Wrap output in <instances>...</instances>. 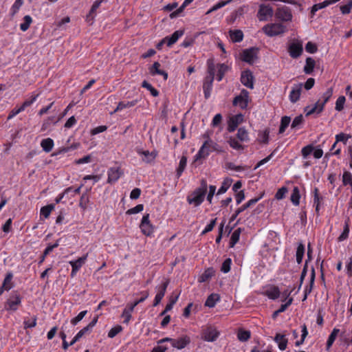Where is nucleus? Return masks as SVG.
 I'll return each instance as SVG.
<instances>
[{
    "label": "nucleus",
    "instance_id": "obj_1",
    "mask_svg": "<svg viewBox=\"0 0 352 352\" xmlns=\"http://www.w3.org/2000/svg\"><path fill=\"white\" fill-rule=\"evenodd\" d=\"M216 67L212 59L207 60V76L204 78L203 90L205 98L207 99L210 96L212 89V84L214 79Z\"/></svg>",
    "mask_w": 352,
    "mask_h": 352
},
{
    "label": "nucleus",
    "instance_id": "obj_2",
    "mask_svg": "<svg viewBox=\"0 0 352 352\" xmlns=\"http://www.w3.org/2000/svg\"><path fill=\"white\" fill-rule=\"evenodd\" d=\"M207 182L205 179L201 181L200 187L196 188L190 195L187 197V201L195 206H200L204 201L207 192Z\"/></svg>",
    "mask_w": 352,
    "mask_h": 352
},
{
    "label": "nucleus",
    "instance_id": "obj_3",
    "mask_svg": "<svg viewBox=\"0 0 352 352\" xmlns=\"http://www.w3.org/2000/svg\"><path fill=\"white\" fill-rule=\"evenodd\" d=\"M263 32L268 36L272 37L285 33L287 28L280 23H269L263 26Z\"/></svg>",
    "mask_w": 352,
    "mask_h": 352
},
{
    "label": "nucleus",
    "instance_id": "obj_4",
    "mask_svg": "<svg viewBox=\"0 0 352 352\" xmlns=\"http://www.w3.org/2000/svg\"><path fill=\"white\" fill-rule=\"evenodd\" d=\"M258 52L259 48L256 47H251L243 50L240 53V59L252 65L254 63L255 60L258 59Z\"/></svg>",
    "mask_w": 352,
    "mask_h": 352
},
{
    "label": "nucleus",
    "instance_id": "obj_5",
    "mask_svg": "<svg viewBox=\"0 0 352 352\" xmlns=\"http://www.w3.org/2000/svg\"><path fill=\"white\" fill-rule=\"evenodd\" d=\"M21 296L17 292H12L5 303V309L7 311H16L21 304Z\"/></svg>",
    "mask_w": 352,
    "mask_h": 352
},
{
    "label": "nucleus",
    "instance_id": "obj_6",
    "mask_svg": "<svg viewBox=\"0 0 352 352\" xmlns=\"http://www.w3.org/2000/svg\"><path fill=\"white\" fill-rule=\"evenodd\" d=\"M219 331L212 325L207 326L201 330V339L207 342H214L219 336Z\"/></svg>",
    "mask_w": 352,
    "mask_h": 352
},
{
    "label": "nucleus",
    "instance_id": "obj_7",
    "mask_svg": "<svg viewBox=\"0 0 352 352\" xmlns=\"http://www.w3.org/2000/svg\"><path fill=\"white\" fill-rule=\"evenodd\" d=\"M274 14L275 17L282 22H290L293 18L291 9L285 6L278 8Z\"/></svg>",
    "mask_w": 352,
    "mask_h": 352
},
{
    "label": "nucleus",
    "instance_id": "obj_8",
    "mask_svg": "<svg viewBox=\"0 0 352 352\" xmlns=\"http://www.w3.org/2000/svg\"><path fill=\"white\" fill-rule=\"evenodd\" d=\"M333 95V88H328L322 96L316 102L314 107L309 110H323L324 104L329 100Z\"/></svg>",
    "mask_w": 352,
    "mask_h": 352
},
{
    "label": "nucleus",
    "instance_id": "obj_9",
    "mask_svg": "<svg viewBox=\"0 0 352 352\" xmlns=\"http://www.w3.org/2000/svg\"><path fill=\"white\" fill-rule=\"evenodd\" d=\"M140 228L143 234L151 236L154 231V227L149 220V214H145L141 221Z\"/></svg>",
    "mask_w": 352,
    "mask_h": 352
},
{
    "label": "nucleus",
    "instance_id": "obj_10",
    "mask_svg": "<svg viewBox=\"0 0 352 352\" xmlns=\"http://www.w3.org/2000/svg\"><path fill=\"white\" fill-rule=\"evenodd\" d=\"M274 14V10L270 5L261 4L258 10L257 16L260 21H267Z\"/></svg>",
    "mask_w": 352,
    "mask_h": 352
},
{
    "label": "nucleus",
    "instance_id": "obj_11",
    "mask_svg": "<svg viewBox=\"0 0 352 352\" xmlns=\"http://www.w3.org/2000/svg\"><path fill=\"white\" fill-rule=\"evenodd\" d=\"M241 82L246 87L252 89L254 88V77L252 72L249 69H246L241 72Z\"/></svg>",
    "mask_w": 352,
    "mask_h": 352
},
{
    "label": "nucleus",
    "instance_id": "obj_12",
    "mask_svg": "<svg viewBox=\"0 0 352 352\" xmlns=\"http://www.w3.org/2000/svg\"><path fill=\"white\" fill-rule=\"evenodd\" d=\"M248 91L243 89L240 95L236 96L233 100V105L239 107L241 109H246L248 107Z\"/></svg>",
    "mask_w": 352,
    "mask_h": 352
},
{
    "label": "nucleus",
    "instance_id": "obj_13",
    "mask_svg": "<svg viewBox=\"0 0 352 352\" xmlns=\"http://www.w3.org/2000/svg\"><path fill=\"white\" fill-rule=\"evenodd\" d=\"M264 194V192H262L259 197L249 200L246 204H243L240 208L236 209L234 213L232 215L230 218V221H233L234 219H236V218L240 213H241L248 208L251 207L254 204H256L263 197Z\"/></svg>",
    "mask_w": 352,
    "mask_h": 352
},
{
    "label": "nucleus",
    "instance_id": "obj_14",
    "mask_svg": "<svg viewBox=\"0 0 352 352\" xmlns=\"http://www.w3.org/2000/svg\"><path fill=\"white\" fill-rule=\"evenodd\" d=\"M303 47L301 41H295L289 44L288 52L293 58H298L302 53Z\"/></svg>",
    "mask_w": 352,
    "mask_h": 352
},
{
    "label": "nucleus",
    "instance_id": "obj_15",
    "mask_svg": "<svg viewBox=\"0 0 352 352\" xmlns=\"http://www.w3.org/2000/svg\"><path fill=\"white\" fill-rule=\"evenodd\" d=\"M243 122V115L241 113L231 116L228 121V131L229 132L234 131Z\"/></svg>",
    "mask_w": 352,
    "mask_h": 352
},
{
    "label": "nucleus",
    "instance_id": "obj_16",
    "mask_svg": "<svg viewBox=\"0 0 352 352\" xmlns=\"http://www.w3.org/2000/svg\"><path fill=\"white\" fill-rule=\"evenodd\" d=\"M136 152L138 155L143 156L142 161L146 164L151 163L157 157L155 151H144L142 148H137Z\"/></svg>",
    "mask_w": 352,
    "mask_h": 352
},
{
    "label": "nucleus",
    "instance_id": "obj_17",
    "mask_svg": "<svg viewBox=\"0 0 352 352\" xmlns=\"http://www.w3.org/2000/svg\"><path fill=\"white\" fill-rule=\"evenodd\" d=\"M211 152V149L208 146V140H206L201 148H199L198 153L195 156V160H198L201 158H206L207 157L210 153Z\"/></svg>",
    "mask_w": 352,
    "mask_h": 352
},
{
    "label": "nucleus",
    "instance_id": "obj_18",
    "mask_svg": "<svg viewBox=\"0 0 352 352\" xmlns=\"http://www.w3.org/2000/svg\"><path fill=\"white\" fill-rule=\"evenodd\" d=\"M190 342V338L188 336H184L173 340V346L177 349L185 348Z\"/></svg>",
    "mask_w": 352,
    "mask_h": 352
},
{
    "label": "nucleus",
    "instance_id": "obj_19",
    "mask_svg": "<svg viewBox=\"0 0 352 352\" xmlns=\"http://www.w3.org/2000/svg\"><path fill=\"white\" fill-rule=\"evenodd\" d=\"M184 34V30H178L174 32L171 35L165 37V40L167 41V46L170 47L175 44L178 39L182 36Z\"/></svg>",
    "mask_w": 352,
    "mask_h": 352
},
{
    "label": "nucleus",
    "instance_id": "obj_20",
    "mask_svg": "<svg viewBox=\"0 0 352 352\" xmlns=\"http://www.w3.org/2000/svg\"><path fill=\"white\" fill-rule=\"evenodd\" d=\"M316 67V63L315 60L311 57H307L305 60V65L303 67V72L305 74L312 75Z\"/></svg>",
    "mask_w": 352,
    "mask_h": 352
},
{
    "label": "nucleus",
    "instance_id": "obj_21",
    "mask_svg": "<svg viewBox=\"0 0 352 352\" xmlns=\"http://www.w3.org/2000/svg\"><path fill=\"white\" fill-rule=\"evenodd\" d=\"M274 340L278 344V349L280 351H284L286 349L288 340L286 338L285 335L276 333L274 338Z\"/></svg>",
    "mask_w": 352,
    "mask_h": 352
},
{
    "label": "nucleus",
    "instance_id": "obj_22",
    "mask_svg": "<svg viewBox=\"0 0 352 352\" xmlns=\"http://www.w3.org/2000/svg\"><path fill=\"white\" fill-rule=\"evenodd\" d=\"M121 173L118 168H111L108 171V183L116 182L120 177Z\"/></svg>",
    "mask_w": 352,
    "mask_h": 352
},
{
    "label": "nucleus",
    "instance_id": "obj_23",
    "mask_svg": "<svg viewBox=\"0 0 352 352\" xmlns=\"http://www.w3.org/2000/svg\"><path fill=\"white\" fill-rule=\"evenodd\" d=\"M39 96L40 93L33 92L32 96L29 98L26 99L19 108L17 109H14L13 110H24L25 108L29 107L32 104L36 102Z\"/></svg>",
    "mask_w": 352,
    "mask_h": 352
},
{
    "label": "nucleus",
    "instance_id": "obj_24",
    "mask_svg": "<svg viewBox=\"0 0 352 352\" xmlns=\"http://www.w3.org/2000/svg\"><path fill=\"white\" fill-rule=\"evenodd\" d=\"M280 292L279 288L274 285L270 287L265 292V295L272 300L277 299L280 296Z\"/></svg>",
    "mask_w": 352,
    "mask_h": 352
},
{
    "label": "nucleus",
    "instance_id": "obj_25",
    "mask_svg": "<svg viewBox=\"0 0 352 352\" xmlns=\"http://www.w3.org/2000/svg\"><path fill=\"white\" fill-rule=\"evenodd\" d=\"M87 256L88 254H86L85 255L78 258L75 261H69V264L71 265L72 268H74V271H78L80 270V268L85 263L87 258Z\"/></svg>",
    "mask_w": 352,
    "mask_h": 352
},
{
    "label": "nucleus",
    "instance_id": "obj_26",
    "mask_svg": "<svg viewBox=\"0 0 352 352\" xmlns=\"http://www.w3.org/2000/svg\"><path fill=\"white\" fill-rule=\"evenodd\" d=\"M229 35L233 43H239L243 39V33L241 30H230Z\"/></svg>",
    "mask_w": 352,
    "mask_h": 352
},
{
    "label": "nucleus",
    "instance_id": "obj_27",
    "mask_svg": "<svg viewBox=\"0 0 352 352\" xmlns=\"http://www.w3.org/2000/svg\"><path fill=\"white\" fill-rule=\"evenodd\" d=\"M219 300L220 296L219 294L214 293L211 294L208 296L205 302V306L210 308H212L215 306L217 302H218Z\"/></svg>",
    "mask_w": 352,
    "mask_h": 352
},
{
    "label": "nucleus",
    "instance_id": "obj_28",
    "mask_svg": "<svg viewBox=\"0 0 352 352\" xmlns=\"http://www.w3.org/2000/svg\"><path fill=\"white\" fill-rule=\"evenodd\" d=\"M349 218H347L344 221L343 231L338 238V241L341 242L346 240L349 237Z\"/></svg>",
    "mask_w": 352,
    "mask_h": 352
},
{
    "label": "nucleus",
    "instance_id": "obj_29",
    "mask_svg": "<svg viewBox=\"0 0 352 352\" xmlns=\"http://www.w3.org/2000/svg\"><path fill=\"white\" fill-rule=\"evenodd\" d=\"M59 245V240L54 244H49L41 255L38 264L41 265L45 259V257L56 248Z\"/></svg>",
    "mask_w": 352,
    "mask_h": 352
},
{
    "label": "nucleus",
    "instance_id": "obj_30",
    "mask_svg": "<svg viewBox=\"0 0 352 352\" xmlns=\"http://www.w3.org/2000/svg\"><path fill=\"white\" fill-rule=\"evenodd\" d=\"M60 118L51 116L45 120L41 127L42 131H46L52 124H55L60 120Z\"/></svg>",
    "mask_w": 352,
    "mask_h": 352
},
{
    "label": "nucleus",
    "instance_id": "obj_31",
    "mask_svg": "<svg viewBox=\"0 0 352 352\" xmlns=\"http://www.w3.org/2000/svg\"><path fill=\"white\" fill-rule=\"evenodd\" d=\"M41 146L45 152L49 153L53 148L54 141L50 138L43 139L41 142Z\"/></svg>",
    "mask_w": 352,
    "mask_h": 352
},
{
    "label": "nucleus",
    "instance_id": "obj_32",
    "mask_svg": "<svg viewBox=\"0 0 352 352\" xmlns=\"http://www.w3.org/2000/svg\"><path fill=\"white\" fill-rule=\"evenodd\" d=\"M214 270L212 267H209L199 277V282L204 283L209 280L214 275Z\"/></svg>",
    "mask_w": 352,
    "mask_h": 352
},
{
    "label": "nucleus",
    "instance_id": "obj_33",
    "mask_svg": "<svg viewBox=\"0 0 352 352\" xmlns=\"http://www.w3.org/2000/svg\"><path fill=\"white\" fill-rule=\"evenodd\" d=\"M292 302L293 298H289L285 304L281 305L280 308L272 314V318L275 320L279 314L284 312L292 305Z\"/></svg>",
    "mask_w": 352,
    "mask_h": 352
},
{
    "label": "nucleus",
    "instance_id": "obj_34",
    "mask_svg": "<svg viewBox=\"0 0 352 352\" xmlns=\"http://www.w3.org/2000/svg\"><path fill=\"white\" fill-rule=\"evenodd\" d=\"M161 65L159 62L155 61L153 64L148 68L149 73L151 76H154L156 75H162L164 70L160 69Z\"/></svg>",
    "mask_w": 352,
    "mask_h": 352
},
{
    "label": "nucleus",
    "instance_id": "obj_35",
    "mask_svg": "<svg viewBox=\"0 0 352 352\" xmlns=\"http://www.w3.org/2000/svg\"><path fill=\"white\" fill-rule=\"evenodd\" d=\"M315 276H316V273H315V270L314 267L311 268V277H310V284H309V287H306L305 288V296H304V298L302 299V300H305L307 298V295L311 293V289H312V287H313V285L314 284V280H315Z\"/></svg>",
    "mask_w": 352,
    "mask_h": 352
},
{
    "label": "nucleus",
    "instance_id": "obj_36",
    "mask_svg": "<svg viewBox=\"0 0 352 352\" xmlns=\"http://www.w3.org/2000/svg\"><path fill=\"white\" fill-rule=\"evenodd\" d=\"M13 278V274L12 272L7 273L3 284L1 287L5 289L6 291H9L12 287V279Z\"/></svg>",
    "mask_w": 352,
    "mask_h": 352
},
{
    "label": "nucleus",
    "instance_id": "obj_37",
    "mask_svg": "<svg viewBox=\"0 0 352 352\" xmlns=\"http://www.w3.org/2000/svg\"><path fill=\"white\" fill-rule=\"evenodd\" d=\"M290 199L294 205H295V206L299 205L300 194V190L297 186L294 187Z\"/></svg>",
    "mask_w": 352,
    "mask_h": 352
},
{
    "label": "nucleus",
    "instance_id": "obj_38",
    "mask_svg": "<svg viewBox=\"0 0 352 352\" xmlns=\"http://www.w3.org/2000/svg\"><path fill=\"white\" fill-rule=\"evenodd\" d=\"M217 80L218 81H221L223 76L225 73L227 72L228 67V66L224 63H219L217 64Z\"/></svg>",
    "mask_w": 352,
    "mask_h": 352
},
{
    "label": "nucleus",
    "instance_id": "obj_39",
    "mask_svg": "<svg viewBox=\"0 0 352 352\" xmlns=\"http://www.w3.org/2000/svg\"><path fill=\"white\" fill-rule=\"evenodd\" d=\"M291 122V118L289 116H283L280 120V125L279 127L278 133L280 134L283 133L285 129L288 127Z\"/></svg>",
    "mask_w": 352,
    "mask_h": 352
},
{
    "label": "nucleus",
    "instance_id": "obj_40",
    "mask_svg": "<svg viewBox=\"0 0 352 352\" xmlns=\"http://www.w3.org/2000/svg\"><path fill=\"white\" fill-rule=\"evenodd\" d=\"M302 84L299 85V87L296 89H293L289 94V99L291 102H296L300 98L301 92Z\"/></svg>",
    "mask_w": 352,
    "mask_h": 352
},
{
    "label": "nucleus",
    "instance_id": "obj_41",
    "mask_svg": "<svg viewBox=\"0 0 352 352\" xmlns=\"http://www.w3.org/2000/svg\"><path fill=\"white\" fill-rule=\"evenodd\" d=\"M241 232V229L239 228L235 230L234 232L232 234L229 243L230 248H233L235 245V244L239 241Z\"/></svg>",
    "mask_w": 352,
    "mask_h": 352
},
{
    "label": "nucleus",
    "instance_id": "obj_42",
    "mask_svg": "<svg viewBox=\"0 0 352 352\" xmlns=\"http://www.w3.org/2000/svg\"><path fill=\"white\" fill-rule=\"evenodd\" d=\"M141 294H142V296L140 299L135 300L133 303L127 305V306L130 307V311H133L135 307L144 302L149 296L148 291H144L141 292Z\"/></svg>",
    "mask_w": 352,
    "mask_h": 352
},
{
    "label": "nucleus",
    "instance_id": "obj_43",
    "mask_svg": "<svg viewBox=\"0 0 352 352\" xmlns=\"http://www.w3.org/2000/svg\"><path fill=\"white\" fill-rule=\"evenodd\" d=\"M186 164H187V157L186 156L183 155L180 159L179 166L177 168V177H179L182 175V173L184 172V170L186 168Z\"/></svg>",
    "mask_w": 352,
    "mask_h": 352
},
{
    "label": "nucleus",
    "instance_id": "obj_44",
    "mask_svg": "<svg viewBox=\"0 0 352 352\" xmlns=\"http://www.w3.org/2000/svg\"><path fill=\"white\" fill-rule=\"evenodd\" d=\"M136 103L135 100H123L118 103V106L114 110H122L126 108H130L133 107Z\"/></svg>",
    "mask_w": 352,
    "mask_h": 352
},
{
    "label": "nucleus",
    "instance_id": "obj_45",
    "mask_svg": "<svg viewBox=\"0 0 352 352\" xmlns=\"http://www.w3.org/2000/svg\"><path fill=\"white\" fill-rule=\"evenodd\" d=\"M340 330L338 329L334 328L333 331H331V334L329 335L328 340L327 341V349H329V348L332 346L333 344L338 333H339Z\"/></svg>",
    "mask_w": 352,
    "mask_h": 352
},
{
    "label": "nucleus",
    "instance_id": "obj_46",
    "mask_svg": "<svg viewBox=\"0 0 352 352\" xmlns=\"http://www.w3.org/2000/svg\"><path fill=\"white\" fill-rule=\"evenodd\" d=\"M23 22L20 24V29L23 32H25L28 30L30 26V24L32 22V19L30 15H25L23 19Z\"/></svg>",
    "mask_w": 352,
    "mask_h": 352
},
{
    "label": "nucleus",
    "instance_id": "obj_47",
    "mask_svg": "<svg viewBox=\"0 0 352 352\" xmlns=\"http://www.w3.org/2000/svg\"><path fill=\"white\" fill-rule=\"evenodd\" d=\"M251 336V333L250 331L247 330H239L237 333V338L241 342H246L248 341Z\"/></svg>",
    "mask_w": 352,
    "mask_h": 352
},
{
    "label": "nucleus",
    "instance_id": "obj_48",
    "mask_svg": "<svg viewBox=\"0 0 352 352\" xmlns=\"http://www.w3.org/2000/svg\"><path fill=\"white\" fill-rule=\"evenodd\" d=\"M54 209V204H48L43 206L41 209V215H43L45 219L48 218L51 212Z\"/></svg>",
    "mask_w": 352,
    "mask_h": 352
},
{
    "label": "nucleus",
    "instance_id": "obj_49",
    "mask_svg": "<svg viewBox=\"0 0 352 352\" xmlns=\"http://www.w3.org/2000/svg\"><path fill=\"white\" fill-rule=\"evenodd\" d=\"M142 87L147 89L150 91L151 94L154 97H156L159 95V91L146 80H144L142 82Z\"/></svg>",
    "mask_w": 352,
    "mask_h": 352
},
{
    "label": "nucleus",
    "instance_id": "obj_50",
    "mask_svg": "<svg viewBox=\"0 0 352 352\" xmlns=\"http://www.w3.org/2000/svg\"><path fill=\"white\" fill-rule=\"evenodd\" d=\"M231 182H232V179H225L223 182L221 186L218 190L217 195H221V194L225 193L229 188Z\"/></svg>",
    "mask_w": 352,
    "mask_h": 352
},
{
    "label": "nucleus",
    "instance_id": "obj_51",
    "mask_svg": "<svg viewBox=\"0 0 352 352\" xmlns=\"http://www.w3.org/2000/svg\"><path fill=\"white\" fill-rule=\"evenodd\" d=\"M342 184L344 186L352 185V175L349 171H344L342 175Z\"/></svg>",
    "mask_w": 352,
    "mask_h": 352
},
{
    "label": "nucleus",
    "instance_id": "obj_52",
    "mask_svg": "<svg viewBox=\"0 0 352 352\" xmlns=\"http://www.w3.org/2000/svg\"><path fill=\"white\" fill-rule=\"evenodd\" d=\"M314 147L312 144H308L304 146L301 150L302 156L304 159H307L308 156L314 151Z\"/></svg>",
    "mask_w": 352,
    "mask_h": 352
},
{
    "label": "nucleus",
    "instance_id": "obj_53",
    "mask_svg": "<svg viewBox=\"0 0 352 352\" xmlns=\"http://www.w3.org/2000/svg\"><path fill=\"white\" fill-rule=\"evenodd\" d=\"M236 136L237 138L242 142L247 141L248 140V132L243 127H241L238 129Z\"/></svg>",
    "mask_w": 352,
    "mask_h": 352
},
{
    "label": "nucleus",
    "instance_id": "obj_54",
    "mask_svg": "<svg viewBox=\"0 0 352 352\" xmlns=\"http://www.w3.org/2000/svg\"><path fill=\"white\" fill-rule=\"evenodd\" d=\"M123 328L121 325L118 324L113 328L110 329V331L108 333V337L110 338H114L116 336H117L119 333H120L122 331Z\"/></svg>",
    "mask_w": 352,
    "mask_h": 352
},
{
    "label": "nucleus",
    "instance_id": "obj_55",
    "mask_svg": "<svg viewBox=\"0 0 352 352\" xmlns=\"http://www.w3.org/2000/svg\"><path fill=\"white\" fill-rule=\"evenodd\" d=\"M230 147L235 150H243V146L235 138H230L228 141Z\"/></svg>",
    "mask_w": 352,
    "mask_h": 352
},
{
    "label": "nucleus",
    "instance_id": "obj_56",
    "mask_svg": "<svg viewBox=\"0 0 352 352\" xmlns=\"http://www.w3.org/2000/svg\"><path fill=\"white\" fill-rule=\"evenodd\" d=\"M233 0H227V1H221L220 2H218L217 3H216L214 6H213L208 11L207 13H210L212 12H214V11H216L221 8H223V6H225L226 5H227L228 3H230L231 1H232Z\"/></svg>",
    "mask_w": 352,
    "mask_h": 352
},
{
    "label": "nucleus",
    "instance_id": "obj_57",
    "mask_svg": "<svg viewBox=\"0 0 352 352\" xmlns=\"http://www.w3.org/2000/svg\"><path fill=\"white\" fill-rule=\"evenodd\" d=\"M23 2L19 0H16L10 8L11 16H14L19 10L20 8L23 5Z\"/></svg>",
    "mask_w": 352,
    "mask_h": 352
},
{
    "label": "nucleus",
    "instance_id": "obj_58",
    "mask_svg": "<svg viewBox=\"0 0 352 352\" xmlns=\"http://www.w3.org/2000/svg\"><path fill=\"white\" fill-rule=\"evenodd\" d=\"M305 50L310 54H314L318 51V47L316 43L309 41L305 45Z\"/></svg>",
    "mask_w": 352,
    "mask_h": 352
},
{
    "label": "nucleus",
    "instance_id": "obj_59",
    "mask_svg": "<svg viewBox=\"0 0 352 352\" xmlns=\"http://www.w3.org/2000/svg\"><path fill=\"white\" fill-rule=\"evenodd\" d=\"M232 260L230 258H226L222 263L221 271L223 273H228L230 271Z\"/></svg>",
    "mask_w": 352,
    "mask_h": 352
},
{
    "label": "nucleus",
    "instance_id": "obj_60",
    "mask_svg": "<svg viewBox=\"0 0 352 352\" xmlns=\"http://www.w3.org/2000/svg\"><path fill=\"white\" fill-rule=\"evenodd\" d=\"M133 311H130V307L126 306V307L123 310L122 317L124 318V323L128 324L129 320L131 318V312Z\"/></svg>",
    "mask_w": 352,
    "mask_h": 352
},
{
    "label": "nucleus",
    "instance_id": "obj_61",
    "mask_svg": "<svg viewBox=\"0 0 352 352\" xmlns=\"http://www.w3.org/2000/svg\"><path fill=\"white\" fill-rule=\"evenodd\" d=\"M346 98L344 96L338 97L336 102L335 110H343Z\"/></svg>",
    "mask_w": 352,
    "mask_h": 352
},
{
    "label": "nucleus",
    "instance_id": "obj_62",
    "mask_svg": "<svg viewBox=\"0 0 352 352\" xmlns=\"http://www.w3.org/2000/svg\"><path fill=\"white\" fill-rule=\"evenodd\" d=\"M143 209H144V205L143 204H138L135 207L129 209L126 212V214H137V213H139V212H142L143 210Z\"/></svg>",
    "mask_w": 352,
    "mask_h": 352
},
{
    "label": "nucleus",
    "instance_id": "obj_63",
    "mask_svg": "<svg viewBox=\"0 0 352 352\" xmlns=\"http://www.w3.org/2000/svg\"><path fill=\"white\" fill-rule=\"evenodd\" d=\"M351 138V135L344 133H338L336 135V142H342L346 143L349 139Z\"/></svg>",
    "mask_w": 352,
    "mask_h": 352
},
{
    "label": "nucleus",
    "instance_id": "obj_64",
    "mask_svg": "<svg viewBox=\"0 0 352 352\" xmlns=\"http://www.w3.org/2000/svg\"><path fill=\"white\" fill-rule=\"evenodd\" d=\"M87 311H82L81 312H80L77 316H76L75 318H72L71 320V323L73 324V325H76L80 321H81L82 320V318L85 316V315L87 314Z\"/></svg>",
    "mask_w": 352,
    "mask_h": 352
}]
</instances>
